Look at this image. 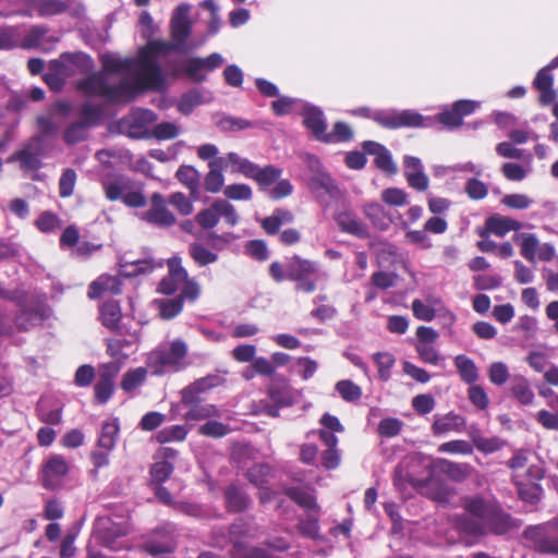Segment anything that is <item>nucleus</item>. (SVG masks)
Wrapping results in <instances>:
<instances>
[{"label": "nucleus", "mask_w": 558, "mask_h": 558, "mask_svg": "<svg viewBox=\"0 0 558 558\" xmlns=\"http://www.w3.org/2000/svg\"><path fill=\"white\" fill-rule=\"evenodd\" d=\"M190 5L181 3L171 20L173 43L149 41L138 58L122 59L114 53L101 54L104 71L94 73L77 84L80 90L98 96L108 102H126L146 89H161L165 76L159 58L171 50H186L191 34Z\"/></svg>", "instance_id": "obj_1"}, {"label": "nucleus", "mask_w": 558, "mask_h": 558, "mask_svg": "<svg viewBox=\"0 0 558 558\" xmlns=\"http://www.w3.org/2000/svg\"><path fill=\"white\" fill-rule=\"evenodd\" d=\"M465 514L457 519V529L464 535L481 536L486 533L502 534L509 527V515L482 497L464 501Z\"/></svg>", "instance_id": "obj_2"}, {"label": "nucleus", "mask_w": 558, "mask_h": 558, "mask_svg": "<svg viewBox=\"0 0 558 558\" xmlns=\"http://www.w3.org/2000/svg\"><path fill=\"white\" fill-rule=\"evenodd\" d=\"M72 116L69 104H56L49 116L38 118L40 135L33 138L26 148L9 157L8 161H20L21 168L26 171L37 170L40 167V153L36 148L39 142L44 137L56 135L58 130L72 119Z\"/></svg>", "instance_id": "obj_3"}, {"label": "nucleus", "mask_w": 558, "mask_h": 558, "mask_svg": "<svg viewBox=\"0 0 558 558\" xmlns=\"http://www.w3.org/2000/svg\"><path fill=\"white\" fill-rule=\"evenodd\" d=\"M255 530L253 523L243 518L232 524L228 539L233 544L232 555L235 558H280L279 554L289 548V543L283 538H278L264 547L244 545L241 538L254 537Z\"/></svg>", "instance_id": "obj_4"}, {"label": "nucleus", "mask_w": 558, "mask_h": 558, "mask_svg": "<svg viewBox=\"0 0 558 558\" xmlns=\"http://www.w3.org/2000/svg\"><path fill=\"white\" fill-rule=\"evenodd\" d=\"M187 344L182 339L160 343L150 352L147 365L156 375L177 373L187 366Z\"/></svg>", "instance_id": "obj_5"}, {"label": "nucleus", "mask_w": 558, "mask_h": 558, "mask_svg": "<svg viewBox=\"0 0 558 558\" xmlns=\"http://www.w3.org/2000/svg\"><path fill=\"white\" fill-rule=\"evenodd\" d=\"M326 278L317 263L302 259L298 256L288 263V280L295 282V289L311 293L316 289L317 282Z\"/></svg>", "instance_id": "obj_6"}, {"label": "nucleus", "mask_w": 558, "mask_h": 558, "mask_svg": "<svg viewBox=\"0 0 558 558\" xmlns=\"http://www.w3.org/2000/svg\"><path fill=\"white\" fill-rule=\"evenodd\" d=\"M369 119L389 129H398L402 126L429 128L435 123V119L424 118V116L415 110H374L369 116Z\"/></svg>", "instance_id": "obj_7"}, {"label": "nucleus", "mask_w": 558, "mask_h": 558, "mask_svg": "<svg viewBox=\"0 0 558 558\" xmlns=\"http://www.w3.org/2000/svg\"><path fill=\"white\" fill-rule=\"evenodd\" d=\"M120 432L118 418H109L101 425L97 440V449L92 453V460L96 468L109 464L110 452L114 449Z\"/></svg>", "instance_id": "obj_8"}, {"label": "nucleus", "mask_w": 558, "mask_h": 558, "mask_svg": "<svg viewBox=\"0 0 558 558\" xmlns=\"http://www.w3.org/2000/svg\"><path fill=\"white\" fill-rule=\"evenodd\" d=\"M289 497L294 500L301 507L314 511V513L310 514L306 520H302L299 523V530L301 534L310 538L318 537V512L319 507L316 504V499L311 492L304 490L302 488H290L288 492Z\"/></svg>", "instance_id": "obj_9"}, {"label": "nucleus", "mask_w": 558, "mask_h": 558, "mask_svg": "<svg viewBox=\"0 0 558 558\" xmlns=\"http://www.w3.org/2000/svg\"><path fill=\"white\" fill-rule=\"evenodd\" d=\"M128 533V524L125 521L113 522L110 518L104 517L97 519L95 523V534L104 546L112 550H119L126 547L124 539L119 541Z\"/></svg>", "instance_id": "obj_10"}, {"label": "nucleus", "mask_w": 558, "mask_h": 558, "mask_svg": "<svg viewBox=\"0 0 558 558\" xmlns=\"http://www.w3.org/2000/svg\"><path fill=\"white\" fill-rule=\"evenodd\" d=\"M100 117L101 111L99 108L89 104L84 105L81 109L80 120L71 122L70 125L65 129L63 135L64 141L72 145L85 140L87 136V129L90 125L96 124Z\"/></svg>", "instance_id": "obj_11"}, {"label": "nucleus", "mask_w": 558, "mask_h": 558, "mask_svg": "<svg viewBox=\"0 0 558 558\" xmlns=\"http://www.w3.org/2000/svg\"><path fill=\"white\" fill-rule=\"evenodd\" d=\"M225 63L223 57L214 52L206 58H189L183 61L181 71L196 83L204 82L207 73L220 68Z\"/></svg>", "instance_id": "obj_12"}, {"label": "nucleus", "mask_w": 558, "mask_h": 558, "mask_svg": "<svg viewBox=\"0 0 558 558\" xmlns=\"http://www.w3.org/2000/svg\"><path fill=\"white\" fill-rule=\"evenodd\" d=\"M50 62L51 69L59 71L65 80L75 74L86 73L93 68L92 59L83 52L64 53Z\"/></svg>", "instance_id": "obj_13"}, {"label": "nucleus", "mask_w": 558, "mask_h": 558, "mask_svg": "<svg viewBox=\"0 0 558 558\" xmlns=\"http://www.w3.org/2000/svg\"><path fill=\"white\" fill-rule=\"evenodd\" d=\"M306 184L316 201L324 207H328L332 201L339 197V187L326 171L315 177H308Z\"/></svg>", "instance_id": "obj_14"}, {"label": "nucleus", "mask_w": 558, "mask_h": 558, "mask_svg": "<svg viewBox=\"0 0 558 558\" xmlns=\"http://www.w3.org/2000/svg\"><path fill=\"white\" fill-rule=\"evenodd\" d=\"M480 107V102L473 100H458L451 108L444 109L438 116L430 117L435 119V123L432 128H435L438 123H441L444 128L452 130L462 124L464 116H469Z\"/></svg>", "instance_id": "obj_15"}, {"label": "nucleus", "mask_w": 558, "mask_h": 558, "mask_svg": "<svg viewBox=\"0 0 558 558\" xmlns=\"http://www.w3.org/2000/svg\"><path fill=\"white\" fill-rule=\"evenodd\" d=\"M141 219L157 227H171L175 223V217L160 193L151 195L149 209L142 213Z\"/></svg>", "instance_id": "obj_16"}, {"label": "nucleus", "mask_w": 558, "mask_h": 558, "mask_svg": "<svg viewBox=\"0 0 558 558\" xmlns=\"http://www.w3.org/2000/svg\"><path fill=\"white\" fill-rule=\"evenodd\" d=\"M300 114L303 117V124L312 133V135L323 141L327 131V122L322 108L304 101L301 104Z\"/></svg>", "instance_id": "obj_17"}, {"label": "nucleus", "mask_w": 558, "mask_h": 558, "mask_svg": "<svg viewBox=\"0 0 558 558\" xmlns=\"http://www.w3.org/2000/svg\"><path fill=\"white\" fill-rule=\"evenodd\" d=\"M404 177L408 184L420 192L428 189L429 179L424 171L422 160L417 157L405 155L403 157Z\"/></svg>", "instance_id": "obj_18"}, {"label": "nucleus", "mask_w": 558, "mask_h": 558, "mask_svg": "<svg viewBox=\"0 0 558 558\" xmlns=\"http://www.w3.org/2000/svg\"><path fill=\"white\" fill-rule=\"evenodd\" d=\"M68 472L69 464L63 457H50L43 469V485L49 489L59 487Z\"/></svg>", "instance_id": "obj_19"}, {"label": "nucleus", "mask_w": 558, "mask_h": 558, "mask_svg": "<svg viewBox=\"0 0 558 558\" xmlns=\"http://www.w3.org/2000/svg\"><path fill=\"white\" fill-rule=\"evenodd\" d=\"M225 378L219 374H210L205 377L196 379L194 383L186 386L181 391L182 402H193L194 399H201L203 393L221 386Z\"/></svg>", "instance_id": "obj_20"}, {"label": "nucleus", "mask_w": 558, "mask_h": 558, "mask_svg": "<svg viewBox=\"0 0 558 558\" xmlns=\"http://www.w3.org/2000/svg\"><path fill=\"white\" fill-rule=\"evenodd\" d=\"M175 547L174 526L167 524L158 529L155 536L144 545L145 550L155 556L162 553H170Z\"/></svg>", "instance_id": "obj_21"}, {"label": "nucleus", "mask_w": 558, "mask_h": 558, "mask_svg": "<svg viewBox=\"0 0 558 558\" xmlns=\"http://www.w3.org/2000/svg\"><path fill=\"white\" fill-rule=\"evenodd\" d=\"M169 274L159 283V292L163 294H172L180 290L181 286L185 282L187 272L182 267L180 257H172L168 259Z\"/></svg>", "instance_id": "obj_22"}, {"label": "nucleus", "mask_w": 558, "mask_h": 558, "mask_svg": "<svg viewBox=\"0 0 558 558\" xmlns=\"http://www.w3.org/2000/svg\"><path fill=\"white\" fill-rule=\"evenodd\" d=\"M57 38L48 34L45 26H32L26 33L22 29L20 47L32 49L39 48L49 50L56 43Z\"/></svg>", "instance_id": "obj_23"}, {"label": "nucleus", "mask_w": 558, "mask_h": 558, "mask_svg": "<svg viewBox=\"0 0 558 558\" xmlns=\"http://www.w3.org/2000/svg\"><path fill=\"white\" fill-rule=\"evenodd\" d=\"M363 149L366 154L375 156L374 162L378 169L389 175L398 172V167L392 159L391 153L381 144L373 141L363 143Z\"/></svg>", "instance_id": "obj_24"}, {"label": "nucleus", "mask_w": 558, "mask_h": 558, "mask_svg": "<svg viewBox=\"0 0 558 558\" xmlns=\"http://www.w3.org/2000/svg\"><path fill=\"white\" fill-rule=\"evenodd\" d=\"M132 183L133 181L130 178L121 174L107 175L101 180L104 193L111 202L122 201Z\"/></svg>", "instance_id": "obj_25"}, {"label": "nucleus", "mask_w": 558, "mask_h": 558, "mask_svg": "<svg viewBox=\"0 0 558 558\" xmlns=\"http://www.w3.org/2000/svg\"><path fill=\"white\" fill-rule=\"evenodd\" d=\"M337 225L341 231L352 234L354 236L364 239L368 236L367 226L350 210H343L336 217Z\"/></svg>", "instance_id": "obj_26"}, {"label": "nucleus", "mask_w": 558, "mask_h": 558, "mask_svg": "<svg viewBox=\"0 0 558 558\" xmlns=\"http://www.w3.org/2000/svg\"><path fill=\"white\" fill-rule=\"evenodd\" d=\"M209 171L204 179L205 190L209 193H218L225 184L223 170L226 169V159L216 158L208 162Z\"/></svg>", "instance_id": "obj_27"}, {"label": "nucleus", "mask_w": 558, "mask_h": 558, "mask_svg": "<svg viewBox=\"0 0 558 558\" xmlns=\"http://www.w3.org/2000/svg\"><path fill=\"white\" fill-rule=\"evenodd\" d=\"M157 116L149 109H136L130 116V135L141 138L147 136V125L154 123Z\"/></svg>", "instance_id": "obj_28"}, {"label": "nucleus", "mask_w": 558, "mask_h": 558, "mask_svg": "<svg viewBox=\"0 0 558 558\" xmlns=\"http://www.w3.org/2000/svg\"><path fill=\"white\" fill-rule=\"evenodd\" d=\"M525 535L534 542L538 551L558 554V537L548 535L546 527H530L525 531Z\"/></svg>", "instance_id": "obj_29"}, {"label": "nucleus", "mask_w": 558, "mask_h": 558, "mask_svg": "<svg viewBox=\"0 0 558 558\" xmlns=\"http://www.w3.org/2000/svg\"><path fill=\"white\" fill-rule=\"evenodd\" d=\"M465 427V418L457 413L449 412L436 415L432 429L434 435H442L450 432H462Z\"/></svg>", "instance_id": "obj_30"}, {"label": "nucleus", "mask_w": 558, "mask_h": 558, "mask_svg": "<svg viewBox=\"0 0 558 558\" xmlns=\"http://www.w3.org/2000/svg\"><path fill=\"white\" fill-rule=\"evenodd\" d=\"M187 411L184 414L186 422L207 420L211 417H219L220 411L214 404L202 403L201 399H194L193 402H182Z\"/></svg>", "instance_id": "obj_31"}, {"label": "nucleus", "mask_w": 558, "mask_h": 558, "mask_svg": "<svg viewBox=\"0 0 558 558\" xmlns=\"http://www.w3.org/2000/svg\"><path fill=\"white\" fill-rule=\"evenodd\" d=\"M40 17L58 15L69 9V0H23Z\"/></svg>", "instance_id": "obj_32"}, {"label": "nucleus", "mask_w": 558, "mask_h": 558, "mask_svg": "<svg viewBox=\"0 0 558 558\" xmlns=\"http://www.w3.org/2000/svg\"><path fill=\"white\" fill-rule=\"evenodd\" d=\"M213 100L209 92L201 89H192L185 93L178 102V110L182 114H190L197 106L208 104Z\"/></svg>", "instance_id": "obj_33"}, {"label": "nucleus", "mask_w": 558, "mask_h": 558, "mask_svg": "<svg viewBox=\"0 0 558 558\" xmlns=\"http://www.w3.org/2000/svg\"><path fill=\"white\" fill-rule=\"evenodd\" d=\"M118 294L121 292V282L117 276L102 275L89 286L88 296L97 299L102 293Z\"/></svg>", "instance_id": "obj_34"}, {"label": "nucleus", "mask_w": 558, "mask_h": 558, "mask_svg": "<svg viewBox=\"0 0 558 558\" xmlns=\"http://www.w3.org/2000/svg\"><path fill=\"white\" fill-rule=\"evenodd\" d=\"M433 466L454 481L466 478L472 471L471 465L468 463H454L441 458L434 460Z\"/></svg>", "instance_id": "obj_35"}, {"label": "nucleus", "mask_w": 558, "mask_h": 558, "mask_svg": "<svg viewBox=\"0 0 558 558\" xmlns=\"http://www.w3.org/2000/svg\"><path fill=\"white\" fill-rule=\"evenodd\" d=\"M554 77L548 69H541L534 80V86L539 92V100L543 105L551 104L556 98L553 88Z\"/></svg>", "instance_id": "obj_36"}, {"label": "nucleus", "mask_w": 558, "mask_h": 558, "mask_svg": "<svg viewBox=\"0 0 558 558\" xmlns=\"http://www.w3.org/2000/svg\"><path fill=\"white\" fill-rule=\"evenodd\" d=\"M521 227L522 225L519 221L499 215L492 216L486 220V231L500 238L505 236L510 231L520 230Z\"/></svg>", "instance_id": "obj_37"}, {"label": "nucleus", "mask_w": 558, "mask_h": 558, "mask_svg": "<svg viewBox=\"0 0 558 558\" xmlns=\"http://www.w3.org/2000/svg\"><path fill=\"white\" fill-rule=\"evenodd\" d=\"M293 214L283 208H277L272 214L260 221V226L267 234H276L282 225L293 222Z\"/></svg>", "instance_id": "obj_38"}, {"label": "nucleus", "mask_w": 558, "mask_h": 558, "mask_svg": "<svg viewBox=\"0 0 558 558\" xmlns=\"http://www.w3.org/2000/svg\"><path fill=\"white\" fill-rule=\"evenodd\" d=\"M177 179L197 198L199 195L201 173L193 166H180L175 173Z\"/></svg>", "instance_id": "obj_39"}, {"label": "nucleus", "mask_w": 558, "mask_h": 558, "mask_svg": "<svg viewBox=\"0 0 558 558\" xmlns=\"http://www.w3.org/2000/svg\"><path fill=\"white\" fill-rule=\"evenodd\" d=\"M511 396L518 400L522 405H530L533 403L535 395L530 386L529 380L523 376H514L510 383Z\"/></svg>", "instance_id": "obj_40"}, {"label": "nucleus", "mask_w": 558, "mask_h": 558, "mask_svg": "<svg viewBox=\"0 0 558 558\" xmlns=\"http://www.w3.org/2000/svg\"><path fill=\"white\" fill-rule=\"evenodd\" d=\"M161 262H156L151 257H147L144 259L136 260H126L124 265H122L121 272L124 276H136L141 274H148L153 271L156 267H161Z\"/></svg>", "instance_id": "obj_41"}, {"label": "nucleus", "mask_w": 558, "mask_h": 558, "mask_svg": "<svg viewBox=\"0 0 558 558\" xmlns=\"http://www.w3.org/2000/svg\"><path fill=\"white\" fill-rule=\"evenodd\" d=\"M363 213L375 228L386 230L390 225V218L386 215L384 207L378 203H368L363 206Z\"/></svg>", "instance_id": "obj_42"}, {"label": "nucleus", "mask_w": 558, "mask_h": 558, "mask_svg": "<svg viewBox=\"0 0 558 558\" xmlns=\"http://www.w3.org/2000/svg\"><path fill=\"white\" fill-rule=\"evenodd\" d=\"M121 317V308L116 301L106 302L100 306V319L108 329L113 330L118 328Z\"/></svg>", "instance_id": "obj_43"}, {"label": "nucleus", "mask_w": 558, "mask_h": 558, "mask_svg": "<svg viewBox=\"0 0 558 558\" xmlns=\"http://www.w3.org/2000/svg\"><path fill=\"white\" fill-rule=\"evenodd\" d=\"M221 158L226 159V169L231 166L232 172L241 173L244 177L248 178L255 170V163L251 160L241 157L236 153H228L226 156Z\"/></svg>", "instance_id": "obj_44"}, {"label": "nucleus", "mask_w": 558, "mask_h": 558, "mask_svg": "<svg viewBox=\"0 0 558 558\" xmlns=\"http://www.w3.org/2000/svg\"><path fill=\"white\" fill-rule=\"evenodd\" d=\"M513 481L518 487L519 496L523 500L531 504H534L537 500H539L542 496V488L539 485H537L536 483L531 484L524 482V480L521 477V474L513 475Z\"/></svg>", "instance_id": "obj_45"}, {"label": "nucleus", "mask_w": 558, "mask_h": 558, "mask_svg": "<svg viewBox=\"0 0 558 558\" xmlns=\"http://www.w3.org/2000/svg\"><path fill=\"white\" fill-rule=\"evenodd\" d=\"M189 253L193 260L201 267L214 264L218 260V255L202 243H192L189 247Z\"/></svg>", "instance_id": "obj_46"}, {"label": "nucleus", "mask_w": 558, "mask_h": 558, "mask_svg": "<svg viewBox=\"0 0 558 558\" xmlns=\"http://www.w3.org/2000/svg\"><path fill=\"white\" fill-rule=\"evenodd\" d=\"M269 398L278 405L287 407L293 403V393L290 386L286 383L272 384L269 388Z\"/></svg>", "instance_id": "obj_47"}, {"label": "nucleus", "mask_w": 558, "mask_h": 558, "mask_svg": "<svg viewBox=\"0 0 558 558\" xmlns=\"http://www.w3.org/2000/svg\"><path fill=\"white\" fill-rule=\"evenodd\" d=\"M225 498L229 510L234 512L244 510L248 504L246 495L235 485H231L227 488Z\"/></svg>", "instance_id": "obj_48"}, {"label": "nucleus", "mask_w": 558, "mask_h": 558, "mask_svg": "<svg viewBox=\"0 0 558 558\" xmlns=\"http://www.w3.org/2000/svg\"><path fill=\"white\" fill-rule=\"evenodd\" d=\"M281 175V170L274 166H266L260 168L255 165V170L251 174L250 179L255 180L262 186H268L275 183Z\"/></svg>", "instance_id": "obj_49"}, {"label": "nucleus", "mask_w": 558, "mask_h": 558, "mask_svg": "<svg viewBox=\"0 0 558 558\" xmlns=\"http://www.w3.org/2000/svg\"><path fill=\"white\" fill-rule=\"evenodd\" d=\"M454 365L462 378L468 384L476 381L478 374L474 362L465 355H458Z\"/></svg>", "instance_id": "obj_50"}, {"label": "nucleus", "mask_w": 558, "mask_h": 558, "mask_svg": "<svg viewBox=\"0 0 558 558\" xmlns=\"http://www.w3.org/2000/svg\"><path fill=\"white\" fill-rule=\"evenodd\" d=\"M181 133L182 128L179 123L165 121L154 126L150 136L159 141H168L178 137Z\"/></svg>", "instance_id": "obj_51"}, {"label": "nucleus", "mask_w": 558, "mask_h": 558, "mask_svg": "<svg viewBox=\"0 0 558 558\" xmlns=\"http://www.w3.org/2000/svg\"><path fill=\"white\" fill-rule=\"evenodd\" d=\"M353 138V131L349 124L344 122H336L333 124L332 131L325 133L323 137L324 143H342L348 142Z\"/></svg>", "instance_id": "obj_52"}, {"label": "nucleus", "mask_w": 558, "mask_h": 558, "mask_svg": "<svg viewBox=\"0 0 558 558\" xmlns=\"http://www.w3.org/2000/svg\"><path fill=\"white\" fill-rule=\"evenodd\" d=\"M521 243V255L529 262H535L539 241L533 233H521L517 235Z\"/></svg>", "instance_id": "obj_53"}, {"label": "nucleus", "mask_w": 558, "mask_h": 558, "mask_svg": "<svg viewBox=\"0 0 558 558\" xmlns=\"http://www.w3.org/2000/svg\"><path fill=\"white\" fill-rule=\"evenodd\" d=\"M216 208L219 220L223 219L225 222L230 227H234L239 223L240 217L236 213V209L227 199H216L215 209Z\"/></svg>", "instance_id": "obj_54"}, {"label": "nucleus", "mask_w": 558, "mask_h": 558, "mask_svg": "<svg viewBox=\"0 0 558 558\" xmlns=\"http://www.w3.org/2000/svg\"><path fill=\"white\" fill-rule=\"evenodd\" d=\"M22 36L21 27H0V49L20 47Z\"/></svg>", "instance_id": "obj_55"}, {"label": "nucleus", "mask_w": 558, "mask_h": 558, "mask_svg": "<svg viewBox=\"0 0 558 558\" xmlns=\"http://www.w3.org/2000/svg\"><path fill=\"white\" fill-rule=\"evenodd\" d=\"M187 435V430L182 425H172L162 428L156 435V439L160 444L171 442V441H182L185 439Z\"/></svg>", "instance_id": "obj_56"}, {"label": "nucleus", "mask_w": 558, "mask_h": 558, "mask_svg": "<svg viewBox=\"0 0 558 558\" xmlns=\"http://www.w3.org/2000/svg\"><path fill=\"white\" fill-rule=\"evenodd\" d=\"M471 437L476 449L484 453H493L504 446V441L498 437L486 438L475 433H471Z\"/></svg>", "instance_id": "obj_57"}, {"label": "nucleus", "mask_w": 558, "mask_h": 558, "mask_svg": "<svg viewBox=\"0 0 558 558\" xmlns=\"http://www.w3.org/2000/svg\"><path fill=\"white\" fill-rule=\"evenodd\" d=\"M336 390L347 402H354L361 399L362 390L353 381L343 379L336 384Z\"/></svg>", "instance_id": "obj_58"}, {"label": "nucleus", "mask_w": 558, "mask_h": 558, "mask_svg": "<svg viewBox=\"0 0 558 558\" xmlns=\"http://www.w3.org/2000/svg\"><path fill=\"white\" fill-rule=\"evenodd\" d=\"M114 330L124 341V343L130 348L135 345L140 340L141 328L136 322H131L130 325L123 323L121 326L118 325V328H116Z\"/></svg>", "instance_id": "obj_59"}, {"label": "nucleus", "mask_w": 558, "mask_h": 558, "mask_svg": "<svg viewBox=\"0 0 558 558\" xmlns=\"http://www.w3.org/2000/svg\"><path fill=\"white\" fill-rule=\"evenodd\" d=\"M303 102V100L296 98L279 97L277 100L272 101L271 108L277 116H286L293 110L300 111L301 104Z\"/></svg>", "instance_id": "obj_60"}, {"label": "nucleus", "mask_w": 558, "mask_h": 558, "mask_svg": "<svg viewBox=\"0 0 558 558\" xmlns=\"http://www.w3.org/2000/svg\"><path fill=\"white\" fill-rule=\"evenodd\" d=\"M223 195L232 201H250L253 192L250 185L243 183H234L225 186Z\"/></svg>", "instance_id": "obj_61"}, {"label": "nucleus", "mask_w": 558, "mask_h": 558, "mask_svg": "<svg viewBox=\"0 0 558 558\" xmlns=\"http://www.w3.org/2000/svg\"><path fill=\"white\" fill-rule=\"evenodd\" d=\"M38 417L41 422L47 424H59L61 422V410L56 407L53 409H49L48 402L45 399H41L37 405Z\"/></svg>", "instance_id": "obj_62"}, {"label": "nucleus", "mask_w": 558, "mask_h": 558, "mask_svg": "<svg viewBox=\"0 0 558 558\" xmlns=\"http://www.w3.org/2000/svg\"><path fill=\"white\" fill-rule=\"evenodd\" d=\"M146 374H147V372L144 367H137V368L129 371L123 376L122 384H121L122 388L125 391H131V390L137 388L138 386H141L144 383V380L146 378Z\"/></svg>", "instance_id": "obj_63"}, {"label": "nucleus", "mask_w": 558, "mask_h": 558, "mask_svg": "<svg viewBox=\"0 0 558 558\" xmlns=\"http://www.w3.org/2000/svg\"><path fill=\"white\" fill-rule=\"evenodd\" d=\"M381 199L390 206H403L408 204V194L399 187H388L381 192Z\"/></svg>", "instance_id": "obj_64"}]
</instances>
